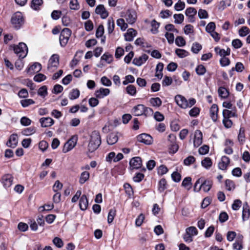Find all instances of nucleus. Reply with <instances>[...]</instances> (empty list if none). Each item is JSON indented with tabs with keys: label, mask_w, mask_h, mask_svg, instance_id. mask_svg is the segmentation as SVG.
Instances as JSON below:
<instances>
[{
	"label": "nucleus",
	"mask_w": 250,
	"mask_h": 250,
	"mask_svg": "<svg viewBox=\"0 0 250 250\" xmlns=\"http://www.w3.org/2000/svg\"><path fill=\"white\" fill-rule=\"evenodd\" d=\"M137 35V31L133 28H129L124 35L125 40L128 42L132 41Z\"/></svg>",
	"instance_id": "nucleus-19"
},
{
	"label": "nucleus",
	"mask_w": 250,
	"mask_h": 250,
	"mask_svg": "<svg viewBox=\"0 0 250 250\" xmlns=\"http://www.w3.org/2000/svg\"><path fill=\"white\" fill-rule=\"evenodd\" d=\"M42 3V0H32L31 6L34 10H39Z\"/></svg>",
	"instance_id": "nucleus-33"
},
{
	"label": "nucleus",
	"mask_w": 250,
	"mask_h": 250,
	"mask_svg": "<svg viewBox=\"0 0 250 250\" xmlns=\"http://www.w3.org/2000/svg\"><path fill=\"white\" fill-rule=\"evenodd\" d=\"M134 81V77L131 75H128L125 76V80L123 82V83L124 85H126L128 83H132Z\"/></svg>",
	"instance_id": "nucleus-58"
},
{
	"label": "nucleus",
	"mask_w": 250,
	"mask_h": 250,
	"mask_svg": "<svg viewBox=\"0 0 250 250\" xmlns=\"http://www.w3.org/2000/svg\"><path fill=\"white\" fill-rule=\"evenodd\" d=\"M148 111H151V108L145 106L142 104H138L134 106L132 109V113L136 116L146 115Z\"/></svg>",
	"instance_id": "nucleus-6"
},
{
	"label": "nucleus",
	"mask_w": 250,
	"mask_h": 250,
	"mask_svg": "<svg viewBox=\"0 0 250 250\" xmlns=\"http://www.w3.org/2000/svg\"><path fill=\"white\" fill-rule=\"evenodd\" d=\"M242 218L244 221L248 219L250 214V209L247 202L245 203L243 207Z\"/></svg>",
	"instance_id": "nucleus-26"
},
{
	"label": "nucleus",
	"mask_w": 250,
	"mask_h": 250,
	"mask_svg": "<svg viewBox=\"0 0 250 250\" xmlns=\"http://www.w3.org/2000/svg\"><path fill=\"white\" fill-rule=\"evenodd\" d=\"M110 91L108 88L101 87L95 91V95L96 98L102 99L104 97L108 95L110 93Z\"/></svg>",
	"instance_id": "nucleus-18"
},
{
	"label": "nucleus",
	"mask_w": 250,
	"mask_h": 250,
	"mask_svg": "<svg viewBox=\"0 0 250 250\" xmlns=\"http://www.w3.org/2000/svg\"><path fill=\"white\" fill-rule=\"evenodd\" d=\"M40 123L42 127H47L52 126L54 121L50 117H42L40 119Z\"/></svg>",
	"instance_id": "nucleus-16"
},
{
	"label": "nucleus",
	"mask_w": 250,
	"mask_h": 250,
	"mask_svg": "<svg viewBox=\"0 0 250 250\" xmlns=\"http://www.w3.org/2000/svg\"><path fill=\"white\" fill-rule=\"evenodd\" d=\"M172 83V79L171 77L168 76H165L163 81L162 85L163 86L170 85Z\"/></svg>",
	"instance_id": "nucleus-62"
},
{
	"label": "nucleus",
	"mask_w": 250,
	"mask_h": 250,
	"mask_svg": "<svg viewBox=\"0 0 250 250\" xmlns=\"http://www.w3.org/2000/svg\"><path fill=\"white\" fill-rule=\"evenodd\" d=\"M130 167L132 169H138L142 166V160L139 157H134L131 159L129 162Z\"/></svg>",
	"instance_id": "nucleus-14"
},
{
	"label": "nucleus",
	"mask_w": 250,
	"mask_h": 250,
	"mask_svg": "<svg viewBox=\"0 0 250 250\" xmlns=\"http://www.w3.org/2000/svg\"><path fill=\"white\" fill-rule=\"evenodd\" d=\"M250 31L247 26H243L239 30V34L241 37H245L247 36Z\"/></svg>",
	"instance_id": "nucleus-52"
},
{
	"label": "nucleus",
	"mask_w": 250,
	"mask_h": 250,
	"mask_svg": "<svg viewBox=\"0 0 250 250\" xmlns=\"http://www.w3.org/2000/svg\"><path fill=\"white\" fill-rule=\"evenodd\" d=\"M148 58V56L146 54H144L138 58H134L132 63L135 65L140 66L144 64L147 60Z\"/></svg>",
	"instance_id": "nucleus-17"
},
{
	"label": "nucleus",
	"mask_w": 250,
	"mask_h": 250,
	"mask_svg": "<svg viewBox=\"0 0 250 250\" xmlns=\"http://www.w3.org/2000/svg\"><path fill=\"white\" fill-rule=\"evenodd\" d=\"M243 236L238 234L236 237V242L233 244V248L236 250H241L242 247Z\"/></svg>",
	"instance_id": "nucleus-21"
},
{
	"label": "nucleus",
	"mask_w": 250,
	"mask_h": 250,
	"mask_svg": "<svg viewBox=\"0 0 250 250\" xmlns=\"http://www.w3.org/2000/svg\"><path fill=\"white\" fill-rule=\"evenodd\" d=\"M185 7V3L184 2L178 0V2L175 4L174 8L176 11H181L184 9Z\"/></svg>",
	"instance_id": "nucleus-57"
},
{
	"label": "nucleus",
	"mask_w": 250,
	"mask_h": 250,
	"mask_svg": "<svg viewBox=\"0 0 250 250\" xmlns=\"http://www.w3.org/2000/svg\"><path fill=\"white\" fill-rule=\"evenodd\" d=\"M201 166L206 169H209L212 165V162L209 157H206L201 162Z\"/></svg>",
	"instance_id": "nucleus-29"
},
{
	"label": "nucleus",
	"mask_w": 250,
	"mask_h": 250,
	"mask_svg": "<svg viewBox=\"0 0 250 250\" xmlns=\"http://www.w3.org/2000/svg\"><path fill=\"white\" fill-rule=\"evenodd\" d=\"M116 210L115 209H111L108 214L107 222L109 224L111 223L116 215Z\"/></svg>",
	"instance_id": "nucleus-42"
},
{
	"label": "nucleus",
	"mask_w": 250,
	"mask_h": 250,
	"mask_svg": "<svg viewBox=\"0 0 250 250\" xmlns=\"http://www.w3.org/2000/svg\"><path fill=\"white\" fill-rule=\"evenodd\" d=\"M195 158L192 156H189L184 160V164L186 166H189L195 161Z\"/></svg>",
	"instance_id": "nucleus-53"
},
{
	"label": "nucleus",
	"mask_w": 250,
	"mask_h": 250,
	"mask_svg": "<svg viewBox=\"0 0 250 250\" xmlns=\"http://www.w3.org/2000/svg\"><path fill=\"white\" fill-rule=\"evenodd\" d=\"M35 102L30 99L22 100L21 101V104L23 107H26L31 104H34Z\"/></svg>",
	"instance_id": "nucleus-50"
},
{
	"label": "nucleus",
	"mask_w": 250,
	"mask_h": 250,
	"mask_svg": "<svg viewBox=\"0 0 250 250\" xmlns=\"http://www.w3.org/2000/svg\"><path fill=\"white\" fill-rule=\"evenodd\" d=\"M115 27L114 20L112 18H108L107 20V30L109 33H111Z\"/></svg>",
	"instance_id": "nucleus-39"
},
{
	"label": "nucleus",
	"mask_w": 250,
	"mask_h": 250,
	"mask_svg": "<svg viewBox=\"0 0 250 250\" xmlns=\"http://www.w3.org/2000/svg\"><path fill=\"white\" fill-rule=\"evenodd\" d=\"M38 94L42 97H45L47 94V89L46 86H42L40 87L38 91Z\"/></svg>",
	"instance_id": "nucleus-54"
},
{
	"label": "nucleus",
	"mask_w": 250,
	"mask_h": 250,
	"mask_svg": "<svg viewBox=\"0 0 250 250\" xmlns=\"http://www.w3.org/2000/svg\"><path fill=\"white\" fill-rule=\"evenodd\" d=\"M125 20L123 18L119 19L117 21V24L119 26L122 31H125L127 28L128 24L126 22H125Z\"/></svg>",
	"instance_id": "nucleus-31"
},
{
	"label": "nucleus",
	"mask_w": 250,
	"mask_h": 250,
	"mask_svg": "<svg viewBox=\"0 0 250 250\" xmlns=\"http://www.w3.org/2000/svg\"><path fill=\"white\" fill-rule=\"evenodd\" d=\"M223 117L229 118L232 117H236V114L235 112L230 111L228 109H224L223 110Z\"/></svg>",
	"instance_id": "nucleus-44"
},
{
	"label": "nucleus",
	"mask_w": 250,
	"mask_h": 250,
	"mask_svg": "<svg viewBox=\"0 0 250 250\" xmlns=\"http://www.w3.org/2000/svg\"><path fill=\"white\" fill-rule=\"evenodd\" d=\"M13 177L9 174L3 175L1 177V182L3 186L5 188H10L13 184Z\"/></svg>",
	"instance_id": "nucleus-13"
},
{
	"label": "nucleus",
	"mask_w": 250,
	"mask_h": 250,
	"mask_svg": "<svg viewBox=\"0 0 250 250\" xmlns=\"http://www.w3.org/2000/svg\"><path fill=\"white\" fill-rule=\"evenodd\" d=\"M218 91L219 96L222 98H226L229 96V92L228 90L224 87H220L218 89Z\"/></svg>",
	"instance_id": "nucleus-37"
},
{
	"label": "nucleus",
	"mask_w": 250,
	"mask_h": 250,
	"mask_svg": "<svg viewBox=\"0 0 250 250\" xmlns=\"http://www.w3.org/2000/svg\"><path fill=\"white\" fill-rule=\"evenodd\" d=\"M78 138L76 136H72L64 145L62 149L63 153H67L72 150L76 146Z\"/></svg>",
	"instance_id": "nucleus-11"
},
{
	"label": "nucleus",
	"mask_w": 250,
	"mask_h": 250,
	"mask_svg": "<svg viewBox=\"0 0 250 250\" xmlns=\"http://www.w3.org/2000/svg\"><path fill=\"white\" fill-rule=\"evenodd\" d=\"M214 51L217 54L223 57L229 55L230 53V50L229 48L225 50L224 49H221L219 47H216L214 48Z\"/></svg>",
	"instance_id": "nucleus-27"
},
{
	"label": "nucleus",
	"mask_w": 250,
	"mask_h": 250,
	"mask_svg": "<svg viewBox=\"0 0 250 250\" xmlns=\"http://www.w3.org/2000/svg\"><path fill=\"white\" fill-rule=\"evenodd\" d=\"M175 43L177 46L182 47L186 45V41L182 37L178 36L175 39Z\"/></svg>",
	"instance_id": "nucleus-48"
},
{
	"label": "nucleus",
	"mask_w": 250,
	"mask_h": 250,
	"mask_svg": "<svg viewBox=\"0 0 250 250\" xmlns=\"http://www.w3.org/2000/svg\"><path fill=\"white\" fill-rule=\"evenodd\" d=\"M80 91L78 89H72L69 94V98L71 100L77 99L80 96Z\"/></svg>",
	"instance_id": "nucleus-36"
},
{
	"label": "nucleus",
	"mask_w": 250,
	"mask_h": 250,
	"mask_svg": "<svg viewBox=\"0 0 250 250\" xmlns=\"http://www.w3.org/2000/svg\"><path fill=\"white\" fill-rule=\"evenodd\" d=\"M89 178V173L87 171H84L81 174L79 182L81 184H84Z\"/></svg>",
	"instance_id": "nucleus-34"
},
{
	"label": "nucleus",
	"mask_w": 250,
	"mask_h": 250,
	"mask_svg": "<svg viewBox=\"0 0 250 250\" xmlns=\"http://www.w3.org/2000/svg\"><path fill=\"white\" fill-rule=\"evenodd\" d=\"M35 131L36 129L34 127H30L24 129L22 131V133L25 136H29L34 134Z\"/></svg>",
	"instance_id": "nucleus-51"
},
{
	"label": "nucleus",
	"mask_w": 250,
	"mask_h": 250,
	"mask_svg": "<svg viewBox=\"0 0 250 250\" xmlns=\"http://www.w3.org/2000/svg\"><path fill=\"white\" fill-rule=\"evenodd\" d=\"M174 19V22L176 23L180 24L181 23L184 19V16L182 14H174L173 15Z\"/></svg>",
	"instance_id": "nucleus-47"
},
{
	"label": "nucleus",
	"mask_w": 250,
	"mask_h": 250,
	"mask_svg": "<svg viewBox=\"0 0 250 250\" xmlns=\"http://www.w3.org/2000/svg\"><path fill=\"white\" fill-rule=\"evenodd\" d=\"M18 142V137L16 134H12L9 138V139L7 143L8 146L10 147H15Z\"/></svg>",
	"instance_id": "nucleus-22"
},
{
	"label": "nucleus",
	"mask_w": 250,
	"mask_h": 250,
	"mask_svg": "<svg viewBox=\"0 0 250 250\" xmlns=\"http://www.w3.org/2000/svg\"><path fill=\"white\" fill-rule=\"evenodd\" d=\"M218 106L216 104L212 105L210 108V116L213 122H216L218 119Z\"/></svg>",
	"instance_id": "nucleus-20"
},
{
	"label": "nucleus",
	"mask_w": 250,
	"mask_h": 250,
	"mask_svg": "<svg viewBox=\"0 0 250 250\" xmlns=\"http://www.w3.org/2000/svg\"><path fill=\"white\" fill-rule=\"evenodd\" d=\"M176 54L181 58L187 57L188 55V52L184 49H176L175 50Z\"/></svg>",
	"instance_id": "nucleus-41"
},
{
	"label": "nucleus",
	"mask_w": 250,
	"mask_h": 250,
	"mask_svg": "<svg viewBox=\"0 0 250 250\" xmlns=\"http://www.w3.org/2000/svg\"><path fill=\"white\" fill-rule=\"evenodd\" d=\"M212 186V182L209 180H204L203 178L198 179L194 186V190L199 191L202 189L204 192L208 191Z\"/></svg>",
	"instance_id": "nucleus-3"
},
{
	"label": "nucleus",
	"mask_w": 250,
	"mask_h": 250,
	"mask_svg": "<svg viewBox=\"0 0 250 250\" xmlns=\"http://www.w3.org/2000/svg\"><path fill=\"white\" fill-rule=\"evenodd\" d=\"M198 15L200 19H207L208 16L207 11L202 9L198 11Z\"/></svg>",
	"instance_id": "nucleus-64"
},
{
	"label": "nucleus",
	"mask_w": 250,
	"mask_h": 250,
	"mask_svg": "<svg viewBox=\"0 0 250 250\" xmlns=\"http://www.w3.org/2000/svg\"><path fill=\"white\" fill-rule=\"evenodd\" d=\"M101 59L105 61L108 63H110L113 61V57L109 53H105L101 57Z\"/></svg>",
	"instance_id": "nucleus-43"
},
{
	"label": "nucleus",
	"mask_w": 250,
	"mask_h": 250,
	"mask_svg": "<svg viewBox=\"0 0 250 250\" xmlns=\"http://www.w3.org/2000/svg\"><path fill=\"white\" fill-rule=\"evenodd\" d=\"M175 101L176 104L182 108L186 109L191 107L196 103V100L194 98H190L187 100L186 98L181 95H177L175 97Z\"/></svg>",
	"instance_id": "nucleus-2"
},
{
	"label": "nucleus",
	"mask_w": 250,
	"mask_h": 250,
	"mask_svg": "<svg viewBox=\"0 0 250 250\" xmlns=\"http://www.w3.org/2000/svg\"><path fill=\"white\" fill-rule=\"evenodd\" d=\"M118 137L116 133L109 134L107 138V142L109 145H112L117 142Z\"/></svg>",
	"instance_id": "nucleus-28"
},
{
	"label": "nucleus",
	"mask_w": 250,
	"mask_h": 250,
	"mask_svg": "<svg viewBox=\"0 0 250 250\" xmlns=\"http://www.w3.org/2000/svg\"><path fill=\"white\" fill-rule=\"evenodd\" d=\"M88 205V201L86 195H83L80 200L79 206L80 208L83 210H85L87 208Z\"/></svg>",
	"instance_id": "nucleus-25"
},
{
	"label": "nucleus",
	"mask_w": 250,
	"mask_h": 250,
	"mask_svg": "<svg viewBox=\"0 0 250 250\" xmlns=\"http://www.w3.org/2000/svg\"><path fill=\"white\" fill-rule=\"evenodd\" d=\"M182 185L187 189H189L191 186V178L190 177L185 178L183 180Z\"/></svg>",
	"instance_id": "nucleus-40"
},
{
	"label": "nucleus",
	"mask_w": 250,
	"mask_h": 250,
	"mask_svg": "<svg viewBox=\"0 0 250 250\" xmlns=\"http://www.w3.org/2000/svg\"><path fill=\"white\" fill-rule=\"evenodd\" d=\"M229 162V159L228 157L223 156L221 158V161L218 164L219 168L222 170L226 169Z\"/></svg>",
	"instance_id": "nucleus-23"
},
{
	"label": "nucleus",
	"mask_w": 250,
	"mask_h": 250,
	"mask_svg": "<svg viewBox=\"0 0 250 250\" xmlns=\"http://www.w3.org/2000/svg\"><path fill=\"white\" fill-rule=\"evenodd\" d=\"M216 28L215 24L214 22H210L206 27V31L209 34L215 31Z\"/></svg>",
	"instance_id": "nucleus-45"
},
{
	"label": "nucleus",
	"mask_w": 250,
	"mask_h": 250,
	"mask_svg": "<svg viewBox=\"0 0 250 250\" xmlns=\"http://www.w3.org/2000/svg\"><path fill=\"white\" fill-rule=\"evenodd\" d=\"M151 32L153 34H156L158 32V29L159 27V23L156 21L153 20L151 23Z\"/></svg>",
	"instance_id": "nucleus-46"
},
{
	"label": "nucleus",
	"mask_w": 250,
	"mask_h": 250,
	"mask_svg": "<svg viewBox=\"0 0 250 250\" xmlns=\"http://www.w3.org/2000/svg\"><path fill=\"white\" fill-rule=\"evenodd\" d=\"M126 92L131 96H134L136 93V87L133 85H129L126 87Z\"/></svg>",
	"instance_id": "nucleus-49"
},
{
	"label": "nucleus",
	"mask_w": 250,
	"mask_h": 250,
	"mask_svg": "<svg viewBox=\"0 0 250 250\" xmlns=\"http://www.w3.org/2000/svg\"><path fill=\"white\" fill-rule=\"evenodd\" d=\"M196 13L197 11L194 8L189 7L186 9L185 14L187 16L189 17L191 19H192L196 14Z\"/></svg>",
	"instance_id": "nucleus-35"
},
{
	"label": "nucleus",
	"mask_w": 250,
	"mask_h": 250,
	"mask_svg": "<svg viewBox=\"0 0 250 250\" xmlns=\"http://www.w3.org/2000/svg\"><path fill=\"white\" fill-rule=\"evenodd\" d=\"M186 232L192 237L197 235L198 230L195 227H189L186 229Z\"/></svg>",
	"instance_id": "nucleus-38"
},
{
	"label": "nucleus",
	"mask_w": 250,
	"mask_h": 250,
	"mask_svg": "<svg viewBox=\"0 0 250 250\" xmlns=\"http://www.w3.org/2000/svg\"><path fill=\"white\" fill-rule=\"evenodd\" d=\"M209 147L207 145H204L199 148L198 152L201 155H205L208 153Z\"/></svg>",
	"instance_id": "nucleus-61"
},
{
	"label": "nucleus",
	"mask_w": 250,
	"mask_h": 250,
	"mask_svg": "<svg viewBox=\"0 0 250 250\" xmlns=\"http://www.w3.org/2000/svg\"><path fill=\"white\" fill-rule=\"evenodd\" d=\"M11 22L13 27L19 29L24 23L22 14L20 12H16L12 17Z\"/></svg>",
	"instance_id": "nucleus-5"
},
{
	"label": "nucleus",
	"mask_w": 250,
	"mask_h": 250,
	"mask_svg": "<svg viewBox=\"0 0 250 250\" xmlns=\"http://www.w3.org/2000/svg\"><path fill=\"white\" fill-rule=\"evenodd\" d=\"M101 82L104 85L106 86H110L112 84L111 81L105 76L101 78Z\"/></svg>",
	"instance_id": "nucleus-60"
},
{
	"label": "nucleus",
	"mask_w": 250,
	"mask_h": 250,
	"mask_svg": "<svg viewBox=\"0 0 250 250\" xmlns=\"http://www.w3.org/2000/svg\"><path fill=\"white\" fill-rule=\"evenodd\" d=\"M149 102L151 105L154 107H159L162 103L161 100L158 97L150 98Z\"/></svg>",
	"instance_id": "nucleus-32"
},
{
	"label": "nucleus",
	"mask_w": 250,
	"mask_h": 250,
	"mask_svg": "<svg viewBox=\"0 0 250 250\" xmlns=\"http://www.w3.org/2000/svg\"><path fill=\"white\" fill-rule=\"evenodd\" d=\"M14 51L20 58L22 59L27 55L28 49L25 43L20 42L14 47Z\"/></svg>",
	"instance_id": "nucleus-7"
},
{
	"label": "nucleus",
	"mask_w": 250,
	"mask_h": 250,
	"mask_svg": "<svg viewBox=\"0 0 250 250\" xmlns=\"http://www.w3.org/2000/svg\"><path fill=\"white\" fill-rule=\"evenodd\" d=\"M202 49V45L197 42L193 43L191 47V51L194 53H198Z\"/></svg>",
	"instance_id": "nucleus-56"
},
{
	"label": "nucleus",
	"mask_w": 250,
	"mask_h": 250,
	"mask_svg": "<svg viewBox=\"0 0 250 250\" xmlns=\"http://www.w3.org/2000/svg\"><path fill=\"white\" fill-rule=\"evenodd\" d=\"M101 143V138L99 132L96 130L92 131L89 136L87 146L88 151L90 152L94 151L98 148Z\"/></svg>",
	"instance_id": "nucleus-1"
},
{
	"label": "nucleus",
	"mask_w": 250,
	"mask_h": 250,
	"mask_svg": "<svg viewBox=\"0 0 250 250\" xmlns=\"http://www.w3.org/2000/svg\"><path fill=\"white\" fill-rule=\"evenodd\" d=\"M59 64V56L57 54H53L49 59L47 68L51 72L57 69Z\"/></svg>",
	"instance_id": "nucleus-8"
},
{
	"label": "nucleus",
	"mask_w": 250,
	"mask_h": 250,
	"mask_svg": "<svg viewBox=\"0 0 250 250\" xmlns=\"http://www.w3.org/2000/svg\"><path fill=\"white\" fill-rule=\"evenodd\" d=\"M223 124L226 128H230L232 125V122L229 118L223 117Z\"/></svg>",
	"instance_id": "nucleus-63"
},
{
	"label": "nucleus",
	"mask_w": 250,
	"mask_h": 250,
	"mask_svg": "<svg viewBox=\"0 0 250 250\" xmlns=\"http://www.w3.org/2000/svg\"><path fill=\"white\" fill-rule=\"evenodd\" d=\"M137 141L140 143L146 145H149L153 143V138L149 134L146 133H142L137 136Z\"/></svg>",
	"instance_id": "nucleus-12"
},
{
	"label": "nucleus",
	"mask_w": 250,
	"mask_h": 250,
	"mask_svg": "<svg viewBox=\"0 0 250 250\" xmlns=\"http://www.w3.org/2000/svg\"><path fill=\"white\" fill-rule=\"evenodd\" d=\"M200 109L197 107H194L189 111V115L191 117H196L199 115Z\"/></svg>",
	"instance_id": "nucleus-59"
},
{
	"label": "nucleus",
	"mask_w": 250,
	"mask_h": 250,
	"mask_svg": "<svg viewBox=\"0 0 250 250\" xmlns=\"http://www.w3.org/2000/svg\"><path fill=\"white\" fill-rule=\"evenodd\" d=\"M83 52L82 51L77 52L75 56L70 62V65L71 67H74L78 64L80 61V58L82 57L83 55Z\"/></svg>",
	"instance_id": "nucleus-30"
},
{
	"label": "nucleus",
	"mask_w": 250,
	"mask_h": 250,
	"mask_svg": "<svg viewBox=\"0 0 250 250\" xmlns=\"http://www.w3.org/2000/svg\"><path fill=\"white\" fill-rule=\"evenodd\" d=\"M193 136V143L194 147L199 146L203 142V134L199 130H196L194 133L191 134L190 137Z\"/></svg>",
	"instance_id": "nucleus-10"
},
{
	"label": "nucleus",
	"mask_w": 250,
	"mask_h": 250,
	"mask_svg": "<svg viewBox=\"0 0 250 250\" xmlns=\"http://www.w3.org/2000/svg\"><path fill=\"white\" fill-rule=\"evenodd\" d=\"M95 12L96 14L100 15L102 19H105L108 16V12L102 4H100L97 6Z\"/></svg>",
	"instance_id": "nucleus-15"
},
{
	"label": "nucleus",
	"mask_w": 250,
	"mask_h": 250,
	"mask_svg": "<svg viewBox=\"0 0 250 250\" xmlns=\"http://www.w3.org/2000/svg\"><path fill=\"white\" fill-rule=\"evenodd\" d=\"M71 35V31L68 28L63 29L60 36V42L62 46H65Z\"/></svg>",
	"instance_id": "nucleus-9"
},
{
	"label": "nucleus",
	"mask_w": 250,
	"mask_h": 250,
	"mask_svg": "<svg viewBox=\"0 0 250 250\" xmlns=\"http://www.w3.org/2000/svg\"><path fill=\"white\" fill-rule=\"evenodd\" d=\"M41 69V64L38 62H35L27 69V72L32 74L40 71Z\"/></svg>",
	"instance_id": "nucleus-24"
},
{
	"label": "nucleus",
	"mask_w": 250,
	"mask_h": 250,
	"mask_svg": "<svg viewBox=\"0 0 250 250\" xmlns=\"http://www.w3.org/2000/svg\"><path fill=\"white\" fill-rule=\"evenodd\" d=\"M121 17L125 20V21L129 24H132L135 22L137 19L136 11L133 9H127L121 13Z\"/></svg>",
	"instance_id": "nucleus-4"
},
{
	"label": "nucleus",
	"mask_w": 250,
	"mask_h": 250,
	"mask_svg": "<svg viewBox=\"0 0 250 250\" xmlns=\"http://www.w3.org/2000/svg\"><path fill=\"white\" fill-rule=\"evenodd\" d=\"M53 243L57 247L59 248H62L63 245L62 240L58 237H56L53 239Z\"/></svg>",
	"instance_id": "nucleus-55"
}]
</instances>
